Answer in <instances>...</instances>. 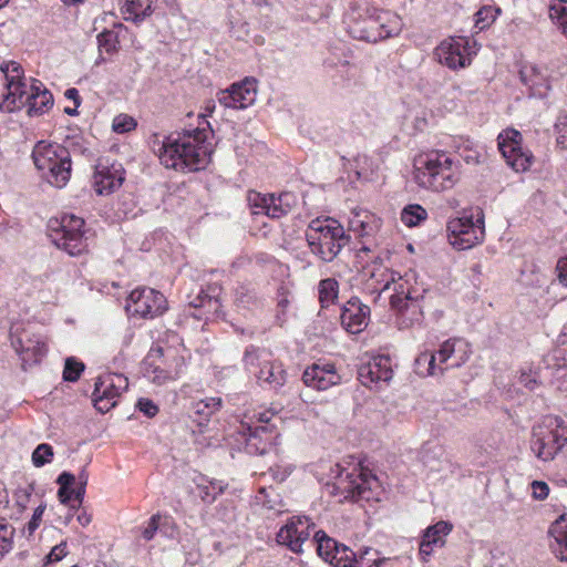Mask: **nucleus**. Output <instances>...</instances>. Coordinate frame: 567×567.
<instances>
[{"instance_id": "34", "label": "nucleus", "mask_w": 567, "mask_h": 567, "mask_svg": "<svg viewBox=\"0 0 567 567\" xmlns=\"http://www.w3.org/2000/svg\"><path fill=\"white\" fill-rule=\"evenodd\" d=\"M329 563L336 567H357V554L348 546L339 543Z\"/></svg>"}, {"instance_id": "16", "label": "nucleus", "mask_w": 567, "mask_h": 567, "mask_svg": "<svg viewBox=\"0 0 567 567\" xmlns=\"http://www.w3.org/2000/svg\"><path fill=\"white\" fill-rule=\"evenodd\" d=\"M11 344L21 357L23 364L39 362L47 353V346L42 337L34 334L27 329L19 331L11 330Z\"/></svg>"}, {"instance_id": "62", "label": "nucleus", "mask_w": 567, "mask_h": 567, "mask_svg": "<svg viewBox=\"0 0 567 567\" xmlns=\"http://www.w3.org/2000/svg\"><path fill=\"white\" fill-rule=\"evenodd\" d=\"M519 383L525 385L526 388L533 390L535 388L536 380L533 379L530 374L523 373L519 377Z\"/></svg>"}, {"instance_id": "35", "label": "nucleus", "mask_w": 567, "mask_h": 567, "mask_svg": "<svg viewBox=\"0 0 567 567\" xmlns=\"http://www.w3.org/2000/svg\"><path fill=\"white\" fill-rule=\"evenodd\" d=\"M338 297V282L334 279L321 280L319 285V299L322 307L333 303Z\"/></svg>"}, {"instance_id": "26", "label": "nucleus", "mask_w": 567, "mask_h": 567, "mask_svg": "<svg viewBox=\"0 0 567 567\" xmlns=\"http://www.w3.org/2000/svg\"><path fill=\"white\" fill-rule=\"evenodd\" d=\"M163 355L162 348L152 349L145 361V375L155 384L163 385L173 380L171 372L156 364V359Z\"/></svg>"}, {"instance_id": "12", "label": "nucleus", "mask_w": 567, "mask_h": 567, "mask_svg": "<svg viewBox=\"0 0 567 567\" xmlns=\"http://www.w3.org/2000/svg\"><path fill=\"white\" fill-rule=\"evenodd\" d=\"M127 386V378L122 373H106L99 377L92 393L95 409L101 413L109 412L115 406L116 399Z\"/></svg>"}, {"instance_id": "15", "label": "nucleus", "mask_w": 567, "mask_h": 567, "mask_svg": "<svg viewBox=\"0 0 567 567\" xmlns=\"http://www.w3.org/2000/svg\"><path fill=\"white\" fill-rule=\"evenodd\" d=\"M394 293L390 297V305L398 312L400 329L409 328L422 318L419 301L406 291L403 282L394 284Z\"/></svg>"}, {"instance_id": "61", "label": "nucleus", "mask_w": 567, "mask_h": 567, "mask_svg": "<svg viewBox=\"0 0 567 567\" xmlns=\"http://www.w3.org/2000/svg\"><path fill=\"white\" fill-rule=\"evenodd\" d=\"M76 520L79 522L80 525L85 527L90 525V523L92 522V515L87 513L85 509H83L81 513L78 514Z\"/></svg>"}, {"instance_id": "10", "label": "nucleus", "mask_w": 567, "mask_h": 567, "mask_svg": "<svg viewBox=\"0 0 567 567\" xmlns=\"http://www.w3.org/2000/svg\"><path fill=\"white\" fill-rule=\"evenodd\" d=\"M167 309L164 295L153 288L138 287L131 291L126 299L125 310L130 317L153 319Z\"/></svg>"}, {"instance_id": "42", "label": "nucleus", "mask_w": 567, "mask_h": 567, "mask_svg": "<svg viewBox=\"0 0 567 567\" xmlns=\"http://www.w3.org/2000/svg\"><path fill=\"white\" fill-rule=\"evenodd\" d=\"M135 127L136 121L127 114H120L115 116L112 123L113 131L120 134L131 132Z\"/></svg>"}, {"instance_id": "45", "label": "nucleus", "mask_w": 567, "mask_h": 567, "mask_svg": "<svg viewBox=\"0 0 567 567\" xmlns=\"http://www.w3.org/2000/svg\"><path fill=\"white\" fill-rule=\"evenodd\" d=\"M567 14V0H553L549 6V17L556 23Z\"/></svg>"}, {"instance_id": "1", "label": "nucleus", "mask_w": 567, "mask_h": 567, "mask_svg": "<svg viewBox=\"0 0 567 567\" xmlns=\"http://www.w3.org/2000/svg\"><path fill=\"white\" fill-rule=\"evenodd\" d=\"M215 110V102H206L205 114L198 115L202 120L196 128L185 130L177 135H171L164 141H154L153 150L157 153L161 163L175 171L197 172L204 169L210 162L213 152L208 136L212 133L206 116Z\"/></svg>"}, {"instance_id": "41", "label": "nucleus", "mask_w": 567, "mask_h": 567, "mask_svg": "<svg viewBox=\"0 0 567 567\" xmlns=\"http://www.w3.org/2000/svg\"><path fill=\"white\" fill-rule=\"evenodd\" d=\"M84 370V364L74 358H68L64 364L63 379L75 382Z\"/></svg>"}, {"instance_id": "58", "label": "nucleus", "mask_w": 567, "mask_h": 567, "mask_svg": "<svg viewBox=\"0 0 567 567\" xmlns=\"http://www.w3.org/2000/svg\"><path fill=\"white\" fill-rule=\"evenodd\" d=\"M85 488L86 486L81 484H76V486L73 488L71 487L72 496H74V499L78 502V507H80L81 504L83 503ZM71 508L74 509L76 508V506L72 505Z\"/></svg>"}, {"instance_id": "36", "label": "nucleus", "mask_w": 567, "mask_h": 567, "mask_svg": "<svg viewBox=\"0 0 567 567\" xmlns=\"http://www.w3.org/2000/svg\"><path fill=\"white\" fill-rule=\"evenodd\" d=\"M452 529V526L446 522H439L433 526H430L423 538L430 540V543L436 544L437 546H442L444 544L443 537L446 536Z\"/></svg>"}, {"instance_id": "25", "label": "nucleus", "mask_w": 567, "mask_h": 567, "mask_svg": "<svg viewBox=\"0 0 567 567\" xmlns=\"http://www.w3.org/2000/svg\"><path fill=\"white\" fill-rule=\"evenodd\" d=\"M156 2L157 0H124L122 8L124 20L142 22L153 13Z\"/></svg>"}, {"instance_id": "28", "label": "nucleus", "mask_w": 567, "mask_h": 567, "mask_svg": "<svg viewBox=\"0 0 567 567\" xmlns=\"http://www.w3.org/2000/svg\"><path fill=\"white\" fill-rule=\"evenodd\" d=\"M270 357L271 354L267 350L250 346L244 353V367L249 373L255 375V371H258L260 367L267 363Z\"/></svg>"}, {"instance_id": "38", "label": "nucleus", "mask_w": 567, "mask_h": 567, "mask_svg": "<svg viewBox=\"0 0 567 567\" xmlns=\"http://www.w3.org/2000/svg\"><path fill=\"white\" fill-rule=\"evenodd\" d=\"M499 13H501L499 8H495L492 6L482 7L475 14V17H476L475 25L480 30H484L485 28H487L491 23H493L495 21V19L497 18V16Z\"/></svg>"}, {"instance_id": "63", "label": "nucleus", "mask_w": 567, "mask_h": 567, "mask_svg": "<svg viewBox=\"0 0 567 567\" xmlns=\"http://www.w3.org/2000/svg\"><path fill=\"white\" fill-rule=\"evenodd\" d=\"M11 543L7 537L0 538V558L10 550Z\"/></svg>"}, {"instance_id": "2", "label": "nucleus", "mask_w": 567, "mask_h": 567, "mask_svg": "<svg viewBox=\"0 0 567 567\" xmlns=\"http://www.w3.org/2000/svg\"><path fill=\"white\" fill-rule=\"evenodd\" d=\"M0 71L7 81V93L0 103V111L10 113L28 106L29 116H39L53 106L52 93L37 79H30L28 83L23 69L18 62H2Z\"/></svg>"}, {"instance_id": "3", "label": "nucleus", "mask_w": 567, "mask_h": 567, "mask_svg": "<svg viewBox=\"0 0 567 567\" xmlns=\"http://www.w3.org/2000/svg\"><path fill=\"white\" fill-rule=\"evenodd\" d=\"M460 176V162L445 152L433 151L414 161L413 179L422 188L444 192L453 188Z\"/></svg>"}, {"instance_id": "24", "label": "nucleus", "mask_w": 567, "mask_h": 567, "mask_svg": "<svg viewBox=\"0 0 567 567\" xmlns=\"http://www.w3.org/2000/svg\"><path fill=\"white\" fill-rule=\"evenodd\" d=\"M255 378L259 383H267L272 389H279L286 382V371L280 363L269 358L267 363L255 371Z\"/></svg>"}, {"instance_id": "37", "label": "nucleus", "mask_w": 567, "mask_h": 567, "mask_svg": "<svg viewBox=\"0 0 567 567\" xmlns=\"http://www.w3.org/2000/svg\"><path fill=\"white\" fill-rule=\"evenodd\" d=\"M56 483L60 485L58 491L59 501L62 504H68L72 497L71 486L75 483V476L69 472H62L58 476Z\"/></svg>"}, {"instance_id": "51", "label": "nucleus", "mask_w": 567, "mask_h": 567, "mask_svg": "<svg viewBox=\"0 0 567 567\" xmlns=\"http://www.w3.org/2000/svg\"><path fill=\"white\" fill-rule=\"evenodd\" d=\"M350 226L354 231H358L361 236L369 235L371 225L369 220L362 219L361 214L357 213L354 218L350 221Z\"/></svg>"}, {"instance_id": "48", "label": "nucleus", "mask_w": 567, "mask_h": 567, "mask_svg": "<svg viewBox=\"0 0 567 567\" xmlns=\"http://www.w3.org/2000/svg\"><path fill=\"white\" fill-rule=\"evenodd\" d=\"M557 143L567 150V115L560 116L556 123Z\"/></svg>"}, {"instance_id": "11", "label": "nucleus", "mask_w": 567, "mask_h": 567, "mask_svg": "<svg viewBox=\"0 0 567 567\" xmlns=\"http://www.w3.org/2000/svg\"><path fill=\"white\" fill-rule=\"evenodd\" d=\"M247 200L252 214H265L274 219L286 216L297 205V197L289 192L275 196L251 190L248 193Z\"/></svg>"}, {"instance_id": "44", "label": "nucleus", "mask_w": 567, "mask_h": 567, "mask_svg": "<svg viewBox=\"0 0 567 567\" xmlns=\"http://www.w3.org/2000/svg\"><path fill=\"white\" fill-rule=\"evenodd\" d=\"M455 342L456 340L449 339L442 343L440 350L435 354L436 361H439L437 365L442 367V364L445 363L452 357V354L455 351Z\"/></svg>"}, {"instance_id": "33", "label": "nucleus", "mask_w": 567, "mask_h": 567, "mask_svg": "<svg viewBox=\"0 0 567 567\" xmlns=\"http://www.w3.org/2000/svg\"><path fill=\"white\" fill-rule=\"evenodd\" d=\"M426 218V209L419 204H410L405 206L401 213V221L408 227H415Z\"/></svg>"}, {"instance_id": "47", "label": "nucleus", "mask_w": 567, "mask_h": 567, "mask_svg": "<svg viewBox=\"0 0 567 567\" xmlns=\"http://www.w3.org/2000/svg\"><path fill=\"white\" fill-rule=\"evenodd\" d=\"M33 493V487L28 486L25 488H19L14 493L16 505L19 507L20 512H23L30 502L31 495Z\"/></svg>"}, {"instance_id": "53", "label": "nucleus", "mask_w": 567, "mask_h": 567, "mask_svg": "<svg viewBox=\"0 0 567 567\" xmlns=\"http://www.w3.org/2000/svg\"><path fill=\"white\" fill-rule=\"evenodd\" d=\"M136 406L141 412H143L146 416L153 417L157 414L158 408L157 405L150 399L142 398L137 401Z\"/></svg>"}, {"instance_id": "40", "label": "nucleus", "mask_w": 567, "mask_h": 567, "mask_svg": "<svg viewBox=\"0 0 567 567\" xmlns=\"http://www.w3.org/2000/svg\"><path fill=\"white\" fill-rule=\"evenodd\" d=\"M99 49L101 52L112 54L117 51V35L112 31H103L97 35Z\"/></svg>"}, {"instance_id": "13", "label": "nucleus", "mask_w": 567, "mask_h": 567, "mask_svg": "<svg viewBox=\"0 0 567 567\" xmlns=\"http://www.w3.org/2000/svg\"><path fill=\"white\" fill-rule=\"evenodd\" d=\"M498 148L508 166L515 172H526L533 163V155L520 145L522 135L516 130H505L498 137Z\"/></svg>"}, {"instance_id": "7", "label": "nucleus", "mask_w": 567, "mask_h": 567, "mask_svg": "<svg viewBox=\"0 0 567 567\" xmlns=\"http://www.w3.org/2000/svg\"><path fill=\"white\" fill-rule=\"evenodd\" d=\"M337 476L333 483L332 494L343 501H369L372 491L378 486L377 477L369 471L353 467L351 471L336 465Z\"/></svg>"}, {"instance_id": "21", "label": "nucleus", "mask_w": 567, "mask_h": 567, "mask_svg": "<svg viewBox=\"0 0 567 567\" xmlns=\"http://www.w3.org/2000/svg\"><path fill=\"white\" fill-rule=\"evenodd\" d=\"M340 319L342 327L349 333H360L369 324L370 308L358 298H351L343 306Z\"/></svg>"}, {"instance_id": "9", "label": "nucleus", "mask_w": 567, "mask_h": 567, "mask_svg": "<svg viewBox=\"0 0 567 567\" xmlns=\"http://www.w3.org/2000/svg\"><path fill=\"white\" fill-rule=\"evenodd\" d=\"M450 244L465 250L483 241L485 237L484 215L478 212L476 217H458L449 220L446 226Z\"/></svg>"}, {"instance_id": "54", "label": "nucleus", "mask_w": 567, "mask_h": 567, "mask_svg": "<svg viewBox=\"0 0 567 567\" xmlns=\"http://www.w3.org/2000/svg\"><path fill=\"white\" fill-rule=\"evenodd\" d=\"M68 555L66 542H62L54 546L47 556L48 561H60Z\"/></svg>"}, {"instance_id": "52", "label": "nucleus", "mask_w": 567, "mask_h": 567, "mask_svg": "<svg viewBox=\"0 0 567 567\" xmlns=\"http://www.w3.org/2000/svg\"><path fill=\"white\" fill-rule=\"evenodd\" d=\"M401 31V23L398 19V17L393 18V21H391V24H381V31L379 33L380 38H390L398 35Z\"/></svg>"}, {"instance_id": "39", "label": "nucleus", "mask_w": 567, "mask_h": 567, "mask_svg": "<svg viewBox=\"0 0 567 567\" xmlns=\"http://www.w3.org/2000/svg\"><path fill=\"white\" fill-rule=\"evenodd\" d=\"M52 458L53 449L47 443L38 445L32 453V463L35 467H41L48 463H51Z\"/></svg>"}, {"instance_id": "31", "label": "nucleus", "mask_w": 567, "mask_h": 567, "mask_svg": "<svg viewBox=\"0 0 567 567\" xmlns=\"http://www.w3.org/2000/svg\"><path fill=\"white\" fill-rule=\"evenodd\" d=\"M300 523L301 520L295 517L285 526H282L277 533L278 544L287 546L293 553H299V543L296 540L297 534H295L292 530L297 529Z\"/></svg>"}, {"instance_id": "30", "label": "nucleus", "mask_w": 567, "mask_h": 567, "mask_svg": "<svg viewBox=\"0 0 567 567\" xmlns=\"http://www.w3.org/2000/svg\"><path fill=\"white\" fill-rule=\"evenodd\" d=\"M445 368L436 364V355L434 353L424 352L415 359V371L422 377L442 374Z\"/></svg>"}, {"instance_id": "22", "label": "nucleus", "mask_w": 567, "mask_h": 567, "mask_svg": "<svg viewBox=\"0 0 567 567\" xmlns=\"http://www.w3.org/2000/svg\"><path fill=\"white\" fill-rule=\"evenodd\" d=\"M124 179L121 165H97L93 175V187L99 195H107L120 188Z\"/></svg>"}, {"instance_id": "57", "label": "nucleus", "mask_w": 567, "mask_h": 567, "mask_svg": "<svg viewBox=\"0 0 567 567\" xmlns=\"http://www.w3.org/2000/svg\"><path fill=\"white\" fill-rule=\"evenodd\" d=\"M436 544L430 543V540L422 537V542L420 544V555L424 560H426L433 553Z\"/></svg>"}, {"instance_id": "18", "label": "nucleus", "mask_w": 567, "mask_h": 567, "mask_svg": "<svg viewBox=\"0 0 567 567\" xmlns=\"http://www.w3.org/2000/svg\"><path fill=\"white\" fill-rule=\"evenodd\" d=\"M256 81L246 79L218 93V102L228 109L244 110L256 101Z\"/></svg>"}, {"instance_id": "20", "label": "nucleus", "mask_w": 567, "mask_h": 567, "mask_svg": "<svg viewBox=\"0 0 567 567\" xmlns=\"http://www.w3.org/2000/svg\"><path fill=\"white\" fill-rule=\"evenodd\" d=\"M435 56L441 64L452 70L465 68L471 62L467 54L466 41L462 38H450L442 41L435 49Z\"/></svg>"}, {"instance_id": "50", "label": "nucleus", "mask_w": 567, "mask_h": 567, "mask_svg": "<svg viewBox=\"0 0 567 567\" xmlns=\"http://www.w3.org/2000/svg\"><path fill=\"white\" fill-rule=\"evenodd\" d=\"M161 516L158 514L153 515L147 522L146 527L142 532V536L145 540H151L154 538L158 527H159Z\"/></svg>"}, {"instance_id": "59", "label": "nucleus", "mask_w": 567, "mask_h": 567, "mask_svg": "<svg viewBox=\"0 0 567 567\" xmlns=\"http://www.w3.org/2000/svg\"><path fill=\"white\" fill-rule=\"evenodd\" d=\"M378 554L377 550H373L372 548L370 547H365L363 548L362 550H360L359 554H357V567H363L364 564H365V560H367V557L370 555V554Z\"/></svg>"}, {"instance_id": "49", "label": "nucleus", "mask_w": 567, "mask_h": 567, "mask_svg": "<svg viewBox=\"0 0 567 567\" xmlns=\"http://www.w3.org/2000/svg\"><path fill=\"white\" fill-rule=\"evenodd\" d=\"M44 511H45V505L44 504H40L34 509L33 515H32L31 519L29 520V523L27 525V530H28L29 535H32L38 529V527L40 526V523L42 520V516L44 514Z\"/></svg>"}, {"instance_id": "4", "label": "nucleus", "mask_w": 567, "mask_h": 567, "mask_svg": "<svg viewBox=\"0 0 567 567\" xmlns=\"http://www.w3.org/2000/svg\"><path fill=\"white\" fill-rule=\"evenodd\" d=\"M305 236L310 252L326 264L333 261L350 243L343 226L330 217L311 220Z\"/></svg>"}, {"instance_id": "14", "label": "nucleus", "mask_w": 567, "mask_h": 567, "mask_svg": "<svg viewBox=\"0 0 567 567\" xmlns=\"http://www.w3.org/2000/svg\"><path fill=\"white\" fill-rule=\"evenodd\" d=\"M272 414L269 412L255 413L250 423L243 422L239 432L246 437L248 449L259 454L268 452L272 444V436L267 423L270 422Z\"/></svg>"}, {"instance_id": "43", "label": "nucleus", "mask_w": 567, "mask_h": 567, "mask_svg": "<svg viewBox=\"0 0 567 567\" xmlns=\"http://www.w3.org/2000/svg\"><path fill=\"white\" fill-rule=\"evenodd\" d=\"M297 519H300L301 523L299 524V527L292 532L297 534L296 540L299 543V553H301L303 543L308 540L310 536V520L307 517H297Z\"/></svg>"}, {"instance_id": "46", "label": "nucleus", "mask_w": 567, "mask_h": 567, "mask_svg": "<svg viewBox=\"0 0 567 567\" xmlns=\"http://www.w3.org/2000/svg\"><path fill=\"white\" fill-rule=\"evenodd\" d=\"M368 12L369 10L367 7H363L358 2H352L350 3L347 17L349 18L350 21L360 22L365 20V18L368 17Z\"/></svg>"}, {"instance_id": "5", "label": "nucleus", "mask_w": 567, "mask_h": 567, "mask_svg": "<svg viewBox=\"0 0 567 567\" xmlns=\"http://www.w3.org/2000/svg\"><path fill=\"white\" fill-rule=\"evenodd\" d=\"M32 158L49 184L58 188L66 185L71 176V157L64 146L40 141L33 148Z\"/></svg>"}, {"instance_id": "19", "label": "nucleus", "mask_w": 567, "mask_h": 567, "mask_svg": "<svg viewBox=\"0 0 567 567\" xmlns=\"http://www.w3.org/2000/svg\"><path fill=\"white\" fill-rule=\"evenodd\" d=\"M336 365L330 362H317L308 367L302 374L303 383L319 391L328 390L341 382Z\"/></svg>"}, {"instance_id": "55", "label": "nucleus", "mask_w": 567, "mask_h": 567, "mask_svg": "<svg viewBox=\"0 0 567 567\" xmlns=\"http://www.w3.org/2000/svg\"><path fill=\"white\" fill-rule=\"evenodd\" d=\"M533 496L536 499H545L548 496L549 487L545 482L534 481L532 483Z\"/></svg>"}, {"instance_id": "60", "label": "nucleus", "mask_w": 567, "mask_h": 567, "mask_svg": "<svg viewBox=\"0 0 567 567\" xmlns=\"http://www.w3.org/2000/svg\"><path fill=\"white\" fill-rule=\"evenodd\" d=\"M64 96L74 102L75 107H79L81 104V99L79 91L74 87L68 89L64 93Z\"/></svg>"}, {"instance_id": "17", "label": "nucleus", "mask_w": 567, "mask_h": 567, "mask_svg": "<svg viewBox=\"0 0 567 567\" xmlns=\"http://www.w3.org/2000/svg\"><path fill=\"white\" fill-rule=\"evenodd\" d=\"M392 377L393 370L388 355L373 357L358 369L359 381L370 389H380L383 384H388Z\"/></svg>"}, {"instance_id": "32", "label": "nucleus", "mask_w": 567, "mask_h": 567, "mask_svg": "<svg viewBox=\"0 0 567 567\" xmlns=\"http://www.w3.org/2000/svg\"><path fill=\"white\" fill-rule=\"evenodd\" d=\"M313 543L317 546L318 555L328 563L330 561V557H332L336 548H338L339 545L337 540L327 536V534L322 530L315 533Z\"/></svg>"}, {"instance_id": "8", "label": "nucleus", "mask_w": 567, "mask_h": 567, "mask_svg": "<svg viewBox=\"0 0 567 567\" xmlns=\"http://www.w3.org/2000/svg\"><path fill=\"white\" fill-rule=\"evenodd\" d=\"M50 237L52 243L70 256H80L87 251L89 244L85 236L84 220L75 215H63L61 220L53 223Z\"/></svg>"}, {"instance_id": "23", "label": "nucleus", "mask_w": 567, "mask_h": 567, "mask_svg": "<svg viewBox=\"0 0 567 567\" xmlns=\"http://www.w3.org/2000/svg\"><path fill=\"white\" fill-rule=\"evenodd\" d=\"M549 536L553 538L550 547L556 557L567 561V515L557 518L549 528Z\"/></svg>"}, {"instance_id": "64", "label": "nucleus", "mask_w": 567, "mask_h": 567, "mask_svg": "<svg viewBox=\"0 0 567 567\" xmlns=\"http://www.w3.org/2000/svg\"><path fill=\"white\" fill-rule=\"evenodd\" d=\"M87 481H89V474H87V472L83 468V470L79 473L78 477H75V482H76V484H81V485H85V486H86V485H87Z\"/></svg>"}, {"instance_id": "27", "label": "nucleus", "mask_w": 567, "mask_h": 567, "mask_svg": "<svg viewBox=\"0 0 567 567\" xmlns=\"http://www.w3.org/2000/svg\"><path fill=\"white\" fill-rule=\"evenodd\" d=\"M221 405V398L202 399L192 404V413L195 416V421L199 425H203L204 423H207L210 417L220 410Z\"/></svg>"}, {"instance_id": "56", "label": "nucleus", "mask_w": 567, "mask_h": 567, "mask_svg": "<svg viewBox=\"0 0 567 567\" xmlns=\"http://www.w3.org/2000/svg\"><path fill=\"white\" fill-rule=\"evenodd\" d=\"M556 270L559 282L567 286V257L558 260Z\"/></svg>"}, {"instance_id": "6", "label": "nucleus", "mask_w": 567, "mask_h": 567, "mask_svg": "<svg viewBox=\"0 0 567 567\" xmlns=\"http://www.w3.org/2000/svg\"><path fill=\"white\" fill-rule=\"evenodd\" d=\"M567 445V425L553 415H547L532 430L530 449L544 462L551 461Z\"/></svg>"}, {"instance_id": "29", "label": "nucleus", "mask_w": 567, "mask_h": 567, "mask_svg": "<svg viewBox=\"0 0 567 567\" xmlns=\"http://www.w3.org/2000/svg\"><path fill=\"white\" fill-rule=\"evenodd\" d=\"M198 496L205 503L212 504L216 501L217 496L223 494L227 484L221 481H208L204 477L196 484Z\"/></svg>"}]
</instances>
